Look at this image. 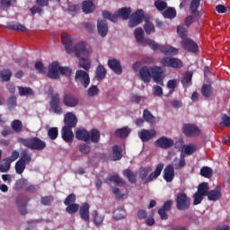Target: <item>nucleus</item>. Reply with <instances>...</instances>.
<instances>
[{"mask_svg": "<svg viewBox=\"0 0 230 230\" xmlns=\"http://www.w3.org/2000/svg\"><path fill=\"white\" fill-rule=\"evenodd\" d=\"M61 42L65 46V49L68 55L71 53H75V57L79 59V66L84 71H89L91 69V60L85 58L84 57H89V50L85 47V42L79 41L73 47V39L69 34L64 32L61 34Z\"/></svg>", "mask_w": 230, "mask_h": 230, "instance_id": "nucleus-1", "label": "nucleus"}, {"mask_svg": "<svg viewBox=\"0 0 230 230\" xmlns=\"http://www.w3.org/2000/svg\"><path fill=\"white\" fill-rule=\"evenodd\" d=\"M143 21L146 22L144 24V30L147 35L150 33H155V26L152 22H150V15L145 14V11L142 9H137L135 13L131 14L128 22L129 28H136L138 24H141Z\"/></svg>", "mask_w": 230, "mask_h": 230, "instance_id": "nucleus-2", "label": "nucleus"}, {"mask_svg": "<svg viewBox=\"0 0 230 230\" xmlns=\"http://www.w3.org/2000/svg\"><path fill=\"white\" fill-rule=\"evenodd\" d=\"M163 170H164V164L163 163H159L155 171L151 173L150 172H152V167H142L139 171L138 177L141 181H144L145 184H148V182H153V181L158 179L161 173H163Z\"/></svg>", "mask_w": 230, "mask_h": 230, "instance_id": "nucleus-3", "label": "nucleus"}, {"mask_svg": "<svg viewBox=\"0 0 230 230\" xmlns=\"http://www.w3.org/2000/svg\"><path fill=\"white\" fill-rule=\"evenodd\" d=\"M20 143L29 148L30 150H37L38 152H42L47 146V144L42 139L33 137L30 138H20Z\"/></svg>", "mask_w": 230, "mask_h": 230, "instance_id": "nucleus-4", "label": "nucleus"}, {"mask_svg": "<svg viewBox=\"0 0 230 230\" xmlns=\"http://www.w3.org/2000/svg\"><path fill=\"white\" fill-rule=\"evenodd\" d=\"M146 42L153 51H161L164 55H172L175 56L179 53V49L172 47L171 45H159L158 43H155V40H146Z\"/></svg>", "mask_w": 230, "mask_h": 230, "instance_id": "nucleus-5", "label": "nucleus"}, {"mask_svg": "<svg viewBox=\"0 0 230 230\" xmlns=\"http://www.w3.org/2000/svg\"><path fill=\"white\" fill-rule=\"evenodd\" d=\"M175 201L179 211H188L191 206V199L184 192H178Z\"/></svg>", "mask_w": 230, "mask_h": 230, "instance_id": "nucleus-6", "label": "nucleus"}, {"mask_svg": "<svg viewBox=\"0 0 230 230\" xmlns=\"http://www.w3.org/2000/svg\"><path fill=\"white\" fill-rule=\"evenodd\" d=\"M75 80L76 84L83 85L84 89H87V87H89V84H91V78L89 77V73L84 70H77L75 72Z\"/></svg>", "mask_w": 230, "mask_h": 230, "instance_id": "nucleus-7", "label": "nucleus"}, {"mask_svg": "<svg viewBox=\"0 0 230 230\" xmlns=\"http://www.w3.org/2000/svg\"><path fill=\"white\" fill-rule=\"evenodd\" d=\"M49 105L54 114H58V116H60L61 114L64 113V110L60 105V94L58 93L51 94Z\"/></svg>", "mask_w": 230, "mask_h": 230, "instance_id": "nucleus-8", "label": "nucleus"}, {"mask_svg": "<svg viewBox=\"0 0 230 230\" xmlns=\"http://www.w3.org/2000/svg\"><path fill=\"white\" fill-rule=\"evenodd\" d=\"M181 46L189 53H197L199 51V45L193 40L185 38L181 40Z\"/></svg>", "mask_w": 230, "mask_h": 230, "instance_id": "nucleus-9", "label": "nucleus"}, {"mask_svg": "<svg viewBox=\"0 0 230 230\" xmlns=\"http://www.w3.org/2000/svg\"><path fill=\"white\" fill-rule=\"evenodd\" d=\"M78 103H80V100L74 93H65L63 96V104L65 107H69L70 109H74L75 107H78Z\"/></svg>", "mask_w": 230, "mask_h": 230, "instance_id": "nucleus-10", "label": "nucleus"}, {"mask_svg": "<svg viewBox=\"0 0 230 230\" xmlns=\"http://www.w3.org/2000/svg\"><path fill=\"white\" fill-rule=\"evenodd\" d=\"M161 64L165 67H173L174 69H181L182 67V61L177 58H163Z\"/></svg>", "mask_w": 230, "mask_h": 230, "instance_id": "nucleus-11", "label": "nucleus"}, {"mask_svg": "<svg viewBox=\"0 0 230 230\" xmlns=\"http://www.w3.org/2000/svg\"><path fill=\"white\" fill-rule=\"evenodd\" d=\"M149 68L151 72V78L154 79L155 84H158V85H164L163 81V68L157 66H150Z\"/></svg>", "mask_w": 230, "mask_h": 230, "instance_id": "nucleus-12", "label": "nucleus"}, {"mask_svg": "<svg viewBox=\"0 0 230 230\" xmlns=\"http://www.w3.org/2000/svg\"><path fill=\"white\" fill-rule=\"evenodd\" d=\"M182 132L188 137H195V136H200V128L193 124H184L182 127Z\"/></svg>", "mask_w": 230, "mask_h": 230, "instance_id": "nucleus-13", "label": "nucleus"}, {"mask_svg": "<svg viewBox=\"0 0 230 230\" xmlns=\"http://www.w3.org/2000/svg\"><path fill=\"white\" fill-rule=\"evenodd\" d=\"M47 76L51 80H58L60 78V64L58 61L51 63Z\"/></svg>", "mask_w": 230, "mask_h": 230, "instance_id": "nucleus-14", "label": "nucleus"}, {"mask_svg": "<svg viewBox=\"0 0 230 230\" xmlns=\"http://www.w3.org/2000/svg\"><path fill=\"white\" fill-rule=\"evenodd\" d=\"M155 146H157V148L168 150V148H172V146H173L174 142L172 138H169L167 137H161L155 141Z\"/></svg>", "mask_w": 230, "mask_h": 230, "instance_id": "nucleus-15", "label": "nucleus"}, {"mask_svg": "<svg viewBox=\"0 0 230 230\" xmlns=\"http://www.w3.org/2000/svg\"><path fill=\"white\" fill-rule=\"evenodd\" d=\"M64 127H66L68 128H75V127H76V125L78 124V118H76V115H75V113L68 111L64 117Z\"/></svg>", "mask_w": 230, "mask_h": 230, "instance_id": "nucleus-16", "label": "nucleus"}, {"mask_svg": "<svg viewBox=\"0 0 230 230\" xmlns=\"http://www.w3.org/2000/svg\"><path fill=\"white\" fill-rule=\"evenodd\" d=\"M28 202H30V198L25 195L19 196L16 199V204L18 206V211L20 215H26L28 211L26 210V206L28 205Z\"/></svg>", "mask_w": 230, "mask_h": 230, "instance_id": "nucleus-17", "label": "nucleus"}, {"mask_svg": "<svg viewBox=\"0 0 230 230\" xmlns=\"http://www.w3.org/2000/svg\"><path fill=\"white\" fill-rule=\"evenodd\" d=\"M157 136V132H155V129H141L138 131V137L141 139L142 143H148L150 139H154Z\"/></svg>", "mask_w": 230, "mask_h": 230, "instance_id": "nucleus-18", "label": "nucleus"}, {"mask_svg": "<svg viewBox=\"0 0 230 230\" xmlns=\"http://www.w3.org/2000/svg\"><path fill=\"white\" fill-rule=\"evenodd\" d=\"M163 177L166 182H172L175 179V169L173 164H168L164 169Z\"/></svg>", "mask_w": 230, "mask_h": 230, "instance_id": "nucleus-19", "label": "nucleus"}, {"mask_svg": "<svg viewBox=\"0 0 230 230\" xmlns=\"http://www.w3.org/2000/svg\"><path fill=\"white\" fill-rule=\"evenodd\" d=\"M61 137L65 143H73L75 135L73 134V128H67L63 126L61 129Z\"/></svg>", "mask_w": 230, "mask_h": 230, "instance_id": "nucleus-20", "label": "nucleus"}, {"mask_svg": "<svg viewBox=\"0 0 230 230\" xmlns=\"http://www.w3.org/2000/svg\"><path fill=\"white\" fill-rule=\"evenodd\" d=\"M108 66L110 69H111V71H113V73H115V75H121V73H123L121 63L116 58L109 59Z\"/></svg>", "mask_w": 230, "mask_h": 230, "instance_id": "nucleus-21", "label": "nucleus"}, {"mask_svg": "<svg viewBox=\"0 0 230 230\" xmlns=\"http://www.w3.org/2000/svg\"><path fill=\"white\" fill-rule=\"evenodd\" d=\"M97 31L101 37H107V33H109L107 20L101 19L97 21Z\"/></svg>", "mask_w": 230, "mask_h": 230, "instance_id": "nucleus-22", "label": "nucleus"}, {"mask_svg": "<svg viewBox=\"0 0 230 230\" xmlns=\"http://www.w3.org/2000/svg\"><path fill=\"white\" fill-rule=\"evenodd\" d=\"M139 77L144 82V84L150 83L152 80V74L150 72V67L144 66L139 69Z\"/></svg>", "mask_w": 230, "mask_h": 230, "instance_id": "nucleus-23", "label": "nucleus"}, {"mask_svg": "<svg viewBox=\"0 0 230 230\" xmlns=\"http://www.w3.org/2000/svg\"><path fill=\"white\" fill-rule=\"evenodd\" d=\"M207 197L208 200L217 202V200L220 199V198L222 197V187H220V185H217L213 190L208 192Z\"/></svg>", "mask_w": 230, "mask_h": 230, "instance_id": "nucleus-24", "label": "nucleus"}, {"mask_svg": "<svg viewBox=\"0 0 230 230\" xmlns=\"http://www.w3.org/2000/svg\"><path fill=\"white\" fill-rule=\"evenodd\" d=\"M90 208H91V206L89 205V203H84L79 208V215H80V217L82 218V220H84V222L89 223V220H90L89 209Z\"/></svg>", "mask_w": 230, "mask_h": 230, "instance_id": "nucleus-25", "label": "nucleus"}, {"mask_svg": "<svg viewBox=\"0 0 230 230\" xmlns=\"http://www.w3.org/2000/svg\"><path fill=\"white\" fill-rule=\"evenodd\" d=\"M119 18L122 19L123 21L130 20L132 17V8L130 7H122L117 11Z\"/></svg>", "mask_w": 230, "mask_h": 230, "instance_id": "nucleus-26", "label": "nucleus"}, {"mask_svg": "<svg viewBox=\"0 0 230 230\" xmlns=\"http://www.w3.org/2000/svg\"><path fill=\"white\" fill-rule=\"evenodd\" d=\"M75 137L79 141L89 143V131H87L85 128H79L75 131Z\"/></svg>", "mask_w": 230, "mask_h": 230, "instance_id": "nucleus-27", "label": "nucleus"}, {"mask_svg": "<svg viewBox=\"0 0 230 230\" xmlns=\"http://www.w3.org/2000/svg\"><path fill=\"white\" fill-rule=\"evenodd\" d=\"M193 78V72L188 71L185 73L183 77L181 78V84L183 85L184 89H188V87H191Z\"/></svg>", "mask_w": 230, "mask_h": 230, "instance_id": "nucleus-28", "label": "nucleus"}, {"mask_svg": "<svg viewBox=\"0 0 230 230\" xmlns=\"http://www.w3.org/2000/svg\"><path fill=\"white\" fill-rule=\"evenodd\" d=\"M105 76H107L105 66H103V65H99L95 70V79L98 82H102V80H104Z\"/></svg>", "mask_w": 230, "mask_h": 230, "instance_id": "nucleus-29", "label": "nucleus"}, {"mask_svg": "<svg viewBox=\"0 0 230 230\" xmlns=\"http://www.w3.org/2000/svg\"><path fill=\"white\" fill-rule=\"evenodd\" d=\"M83 12L84 13H93L96 10V5L92 0H85L83 2Z\"/></svg>", "mask_w": 230, "mask_h": 230, "instance_id": "nucleus-30", "label": "nucleus"}, {"mask_svg": "<svg viewBox=\"0 0 230 230\" xmlns=\"http://www.w3.org/2000/svg\"><path fill=\"white\" fill-rule=\"evenodd\" d=\"M135 39L138 44H143V42L146 44V40H150V39L145 40V31H143V28H137L135 30Z\"/></svg>", "mask_w": 230, "mask_h": 230, "instance_id": "nucleus-31", "label": "nucleus"}, {"mask_svg": "<svg viewBox=\"0 0 230 230\" xmlns=\"http://www.w3.org/2000/svg\"><path fill=\"white\" fill-rule=\"evenodd\" d=\"M88 134H89V141H91L92 143H100V139H101L100 130H98L97 128H93L88 132Z\"/></svg>", "mask_w": 230, "mask_h": 230, "instance_id": "nucleus-32", "label": "nucleus"}, {"mask_svg": "<svg viewBox=\"0 0 230 230\" xmlns=\"http://www.w3.org/2000/svg\"><path fill=\"white\" fill-rule=\"evenodd\" d=\"M130 132H131V129L128 128V127H125V128L116 129L115 136L117 137H119L120 139H125V137H128Z\"/></svg>", "mask_w": 230, "mask_h": 230, "instance_id": "nucleus-33", "label": "nucleus"}, {"mask_svg": "<svg viewBox=\"0 0 230 230\" xmlns=\"http://www.w3.org/2000/svg\"><path fill=\"white\" fill-rule=\"evenodd\" d=\"M112 153V161H120V159L123 157V149H121V146H113Z\"/></svg>", "mask_w": 230, "mask_h": 230, "instance_id": "nucleus-34", "label": "nucleus"}, {"mask_svg": "<svg viewBox=\"0 0 230 230\" xmlns=\"http://www.w3.org/2000/svg\"><path fill=\"white\" fill-rule=\"evenodd\" d=\"M123 174L127 177L130 184H136V182H137V175H136L130 169L124 170Z\"/></svg>", "mask_w": 230, "mask_h": 230, "instance_id": "nucleus-35", "label": "nucleus"}, {"mask_svg": "<svg viewBox=\"0 0 230 230\" xmlns=\"http://www.w3.org/2000/svg\"><path fill=\"white\" fill-rule=\"evenodd\" d=\"M200 6V0H191L190 10L192 15L199 17V7Z\"/></svg>", "mask_w": 230, "mask_h": 230, "instance_id": "nucleus-36", "label": "nucleus"}, {"mask_svg": "<svg viewBox=\"0 0 230 230\" xmlns=\"http://www.w3.org/2000/svg\"><path fill=\"white\" fill-rule=\"evenodd\" d=\"M8 30H13L14 31H26V27L18 22H8L7 23Z\"/></svg>", "mask_w": 230, "mask_h": 230, "instance_id": "nucleus-37", "label": "nucleus"}, {"mask_svg": "<svg viewBox=\"0 0 230 230\" xmlns=\"http://www.w3.org/2000/svg\"><path fill=\"white\" fill-rule=\"evenodd\" d=\"M102 16L104 19H108V21H111V22H118V19H119V15L118 14V11L115 13H111L109 11H103Z\"/></svg>", "mask_w": 230, "mask_h": 230, "instance_id": "nucleus-38", "label": "nucleus"}, {"mask_svg": "<svg viewBox=\"0 0 230 230\" xmlns=\"http://www.w3.org/2000/svg\"><path fill=\"white\" fill-rule=\"evenodd\" d=\"M201 94L205 98H209L210 96H213V86H211V84H203L201 87Z\"/></svg>", "mask_w": 230, "mask_h": 230, "instance_id": "nucleus-39", "label": "nucleus"}, {"mask_svg": "<svg viewBox=\"0 0 230 230\" xmlns=\"http://www.w3.org/2000/svg\"><path fill=\"white\" fill-rule=\"evenodd\" d=\"M19 161H22V163H24L25 164H30V163H31V153L28 152V150H23L21 153Z\"/></svg>", "mask_w": 230, "mask_h": 230, "instance_id": "nucleus-40", "label": "nucleus"}, {"mask_svg": "<svg viewBox=\"0 0 230 230\" xmlns=\"http://www.w3.org/2000/svg\"><path fill=\"white\" fill-rule=\"evenodd\" d=\"M209 192V184L208 182H202L198 186V191L197 193H199L200 195H203L206 197L208 193Z\"/></svg>", "mask_w": 230, "mask_h": 230, "instance_id": "nucleus-41", "label": "nucleus"}, {"mask_svg": "<svg viewBox=\"0 0 230 230\" xmlns=\"http://www.w3.org/2000/svg\"><path fill=\"white\" fill-rule=\"evenodd\" d=\"M11 128L16 133L22 132V122L20 119H14L11 122Z\"/></svg>", "mask_w": 230, "mask_h": 230, "instance_id": "nucleus-42", "label": "nucleus"}, {"mask_svg": "<svg viewBox=\"0 0 230 230\" xmlns=\"http://www.w3.org/2000/svg\"><path fill=\"white\" fill-rule=\"evenodd\" d=\"M164 19H175L177 17V11L174 8L169 7L164 13Z\"/></svg>", "mask_w": 230, "mask_h": 230, "instance_id": "nucleus-43", "label": "nucleus"}, {"mask_svg": "<svg viewBox=\"0 0 230 230\" xmlns=\"http://www.w3.org/2000/svg\"><path fill=\"white\" fill-rule=\"evenodd\" d=\"M143 119L144 121H146V123H154L155 121V117L152 115V112H150L148 109L144 110Z\"/></svg>", "mask_w": 230, "mask_h": 230, "instance_id": "nucleus-44", "label": "nucleus"}, {"mask_svg": "<svg viewBox=\"0 0 230 230\" xmlns=\"http://www.w3.org/2000/svg\"><path fill=\"white\" fill-rule=\"evenodd\" d=\"M92 217L93 218V224L96 226H102L103 224L104 217L100 215L97 210H93Z\"/></svg>", "mask_w": 230, "mask_h": 230, "instance_id": "nucleus-45", "label": "nucleus"}, {"mask_svg": "<svg viewBox=\"0 0 230 230\" xmlns=\"http://www.w3.org/2000/svg\"><path fill=\"white\" fill-rule=\"evenodd\" d=\"M26 164L24 162H22L21 160H18L14 165L15 172L18 175H22V173L24 172V170H26Z\"/></svg>", "mask_w": 230, "mask_h": 230, "instance_id": "nucleus-46", "label": "nucleus"}, {"mask_svg": "<svg viewBox=\"0 0 230 230\" xmlns=\"http://www.w3.org/2000/svg\"><path fill=\"white\" fill-rule=\"evenodd\" d=\"M0 78L2 82H10V79L12 78V71H10V69L1 70Z\"/></svg>", "mask_w": 230, "mask_h": 230, "instance_id": "nucleus-47", "label": "nucleus"}, {"mask_svg": "<svg viewBox=\"0 0 230 230\" xmlns=\"http://www.w3.org/2000/svg\"><path fill=\"white\" fill-rule=\"evenodd\" d=\"M177 33L181 39H188V28L184 27V25H179L177 27Z\"/></svg>", "mask_w": 230, "mask_h": 230, "instance_id": "nucleus-48", "label": "nucleus"}, {"mask_svg": "<svg viewBox=\"0 0 230 230\" xmlns=\"http://www.w3.org/2000/svg\"><path fill=\"white\" fill-rule=\"evenodd\" d=\"M28 184V180L22 178L16 181L14 184V189L16 191H21Z\"/></svg>", "mask_w": 230, "mask_h": 230, "instance_id": "nucleus-49", "label": "nucleus"}, {"mask_svg": "<svg viewBox=\"0 0 230 230\" xmlns=\"http://www.w3.org/2000/svg\"><path fill=\"white\" fill-rule=\"evenodd\" d=\"M67 207L66 208V213H68L69 215H73L75 213L78 212V209H80V205L74 203V204H70V205H66Z\"/></svg>", "mask_w": 230, "mask_h": 230, "instance_id": "nucleus-50", "label": "nucleus"}, {"mask_svg": "<svg viewBox=\"0 0 230 230\" xmlns=\"http://www.w3.org/2000/svg\"><path fill=\"white\" fill-rule=\"evenodd\" d=\"M200 175H202V177H206V179H211L213 175V169L209 167H202L200 169Z\"/></svg>", "mask_w": 230, "mask_h": 230, "instance_id": "nucleus-51", "label": "nucleus"}, {"mask_svg": "<svg viewBox=\"0 0 230 230\" xmlns=\"http://www.w3.org/2000/svg\"><path fill=\"white\" fill-rule=\"evenodd\" d=\"M48 136L49 137V139H51L52 141H55V139H57V137H58V128H50L48 130Z\"/></svg>", "mask_w": 230, "mask_h": 230, "instance_id": "nucleus-52", "label": "nucleus"}, {"mask_svg": "<svg viewBox=\"0 0 230 230\" xmlns=\"http://www.w3.org/2000/svg\"><path fill=\"white\" fill-rule=\"evenodd\" d=\"M18 91L20 96H28L30 94H33V90H31L30 87L18 86Z\"/></svg>", "mask_w": 230, "mask_h": 230, "instance_id": "nucleus-53", "label": "nucleus"}, {"mask_svg": "<svg viewBox=\"0 0 230 230\" xmlns=\"http://www.w3.org/2000/svg\"><path fill=\"white\" fill-rule=\"evenodd\" d=\"M12 162L7 160V158H5L4 160V163L0 165V172L2 173H6V172H8L10 170Z\"/></svg>", "mask_w": 230, "mask_h": 230, "instance_id": "nucleus-54", "label": "nucleus"}, {"mask_svg": "<svg viewBox=\"0 0 230 230\" xmlns=\"http://www.w3.org/2000/svg\"><path fill=\"white\" fill-rule=\"evenodd\" d=\"M108 181H110L111 182H115V184H118V186H119V184H125V181H123V179L118 174L110 176L108 178Z\"/></svg>", "mask_w": 230, "mask_h": 230, "instance_id": "nucleus-55", "label": "nucleus"}, {"mask_svg": "<svg viewBox=\"0 0 230 230\" xmlns=\"http://www.w3.org/2000/svg\"><path fill=\"white\" fill-rule=\"evenodd\" d=\"M155 6L159 10V12H163V10H166L168 8V4L164 1H155Z\"/></svg>", "mask_w": 230, "mask_h": 230, "instance_id": "nucleus-56", "label": "nucleus"}, {"mask_svg": "<svg viewBox=\"0 0 230 230\" xmlns=\"http://www.w3.org/2000/svg\"><path fill=\"white\" fill-rule=\"evenodd\" d=\"M76 202V195L75 194H69L66 199L64 200L65 206H69L71 204H75Z\"/></svg>", "mask_w": 230, "mask_h": 230, "instance_id": "nucleus-57", "label": "nucleus"}, {"mask_svg": "<svg viewBox=\"0 0 230 230\" xmlns=\"http://www.w3.org/2000/svg\"><path fill=\"white\" fill-rule=\"evenodd\" d=\"M15 4V0H0V8H10Z\"/></svg>", "mask_w": 230, "mask_h": 230, "instance_id": "nucleus-58", "label": "nucleus"}, {"mask_svg": "<svg viewBox=\"0 0 230 230\" xmlns=\"http://www.w3.org/2000/svg\"><path fill=\"white\" fill-rule=\"evenodd\" d=\"M35 69H37L38 73H40V75H46V67L41 61H37L35 63Z\"/></svg>", "mask_w": 230, "mask_h": 230, "instance_id": "nucleus-59", "label": "nucleus"}, {"mask_svg": "<svg viewBox=\"0 0 230 230\" xmlns=\"http://www.w3.org/2000/svg\"><path fill=\"white\" fill-rule=\"evenodd\" d=\"M60 75H65V76H71L73 75V70L68 66H59Z\"/></svg>", "mask_w": 230, "mask_h": 230, "instance_id": "nucleus-60", "label": "nucleus"}, {"mask_svg": "<svg viewBox=\"0 0 230 230\" xmlns=\"http://www.w3.org/2000/svg\"><path fill=\"white\" fill-rule=\"evenodd\" d=\"M7 105L10 111H12V109H15V107H17V97L15 96L10 97L7 100Z\"/></svg>", "mask_w": 230, "mask_h": 230, "instance_id": "nucleus-61", "label": "nucleus"}, {"mask_svg": "<svg viewBox=\"0 0 230 230\" xmlns=\"http://www.w3.org/2000/svg\"><path fill=\"white\" fill-rule=\"evenodd\" d=\"M79 151L81 152V154H84V155H87V154L91 152V146L87 144H81L79 146Z\"/></svg>", "mask_w": 230, "mask_h": 230, "instance_id": "nucleus-62", "label": "nucleus"}, {"mask_svg": "<svg viewBox=\"0 0 230 230\" xmlns=\"http://www.w3.org/2000/svg\"><path fill=\"white\" fill-rule=\"evenodd\" d=\"M98 93H100V89L96 85H92L88 89V96L90 97L98 96Z\"/></svg>", "mask_w": 230, "mask_h": 230, "instance_id": "nucleus-63", "label": "nucleus"}, {"mask_svg": "<svg viewBox=\"0 0 230 230\" xmlns=\"http://www.w3.org/2000/svg\"><path fill=\"white\" fill-rule=\"evenodd\" d=\"M54 200L52 196L42 197L40 202L43 206H51V202Z\"/></svg>", "mask_w": 230, "mask_h": 230, "instance_id": "nucleus-64", "label": "nucleus"}]
</instances>
